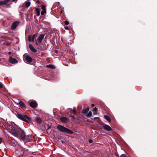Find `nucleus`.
<instances>
[{
    "instance_id": "6e6552de",
    "label": "nucleus",
    "mask_w": 157,
    "mask_h": 157,
    "mask_svg": "<svg viewBox=\"0 0 157 157\" xmlns=\"http://www.w3.org/2000/svg\"><path fill=\"white\" fill-rule=\"evenodd\" d=\"M10 0H4L0 2V5H8L7 4L10 2Z\"/></svg>"
},
{
    "instance_id": "c85d7f7f",
    "label": "nucleus",
    "mask_w": 157,
    "mask_h": 157,
    "mask_svg": "<svg viewBox=\"0 0 157 157\" xmlns=\"http://www.w3.org/2000/svg\"><path fill=\"white\" fill-rule=\"evenodd\" d=\"M94 113H93V114L94 115H96L97 114V112H96V111H93Z\"/></svg>"
},
{
    "instance_id": "39448f33",
    "label": "nucleus",
    "mask_w": 157,
    "mask_h": 157,
    "mask_svg": "<svg viewBox=\"0 0 157 157\" xmlns=\"http://www.w3.org/2000/svg\"><path fill=\"white\" fill-rule=\"evenodd\" d=\"M37 36V33H35L32 36L29 35L28 38L29 41H34V39Z\"/></svg>"
},
{
    "instance_id": "4c0bfd02",
    "label": "nucleus",
    "mask_w": 157,
    "mask_h": 157,
    "mask_svg": "<svg viewBox=\"0 0 157 157\" xmlns=\"http://www.w3.org/2000/svg\"><path fill=\"white\" fill-rule=\"evenodd\" d=\"M98 118V117H95L94 118Z\"/></svg>"
},
{
    "instance_id": "6ab92c4d",
    "label": "nucleus",
    "mask_w": 157,
    "mask_h": 157,
    "mask_svg": "<svg viewBox=\"0 0 157 157\" xmlns=\"http://www.w3.org/2000/svg\"><path fill=\"white\" fill-rule=\"evenodd\" d=\"M36 121L37 123L40 124L41 121V119L39 117H37L36 119Z\"/></svg>"
},
{
    "instance_id": "20e7f679",
    "label": "nucleus",
    "mask_w": 157,
    "mask_h": 157,
    "mask_svg": "<svg viewBox=\"0 0 157 157\" xmlns=\"http://www.w3.org/2000/svg\"><path fill=\"white\" fill-rule=\"evenodd\" d=\"M24 60L27 63H30L32 61V59L31 56L27 54H24L23 56Z\"/></svg>"
},
{
    "instance_id": "2eb2a0df",
    "label": "nucleus",
    "mask_w": 157,
    "mask_h": 157,
    "mask_svg": "<svg viewBox=\"0 0 157 157\" xmlns=\"http://www.w3.org/2000/svg\"><path fill=\"white\" fill-rule=\"evenodd\" d=\"M19 105L23 109H24L25 108V104L22 101H20L19 102Z\"/></svg>"
},
{
    "instance_id": "f8f14e48",
    "label": "nucleus",
    "mask_w": 157,
    "mask_h": 157,
    "mask_svg": "<svg viewBox=\"0 0 157 157\" xmlns=\"http://www.w3.org/2000/svg\"><path fill=\"white\" fill-rule=\"evenodd\" d=\"M103 128H104L108 131H110L112 130L111 128L108 125L105 124L103 126Z\"/></svg>"
},
{
    "instance_id": "5701e85b",
    "label": "nucleus",
    "mask_w": 157,
    "mask_h": 157,
    "mask_svg": "<svg viewBox=\"0 0 157 157\" xmlns=\"http://www.w3.org/2000/svg\"><path fill=\"white\" fill-rule=\"evenodd\" d=\"M73 113L74 114H76V108H73Z\"/></svg>"
},
{
    "instance_id": "412c9836",
    "label": "nucleus",
    "mask_w": 157,
    "mask_h": 157,
    "mask_svg": "<svg viewBox=\"0 0 157 157\" xmlns=\"http://www.w3.org/2000/svg\"><path fill=\"white\" fill-rule=\"evenodd\" d=\"M92 115V113L91 111H90L89 112L88 114H87V117H91Z\"/></svg>"
},
{
    "instance_id": "f3484780",
    "label": "nucleus",
    "mask_w": 157,
    "mask_h": 157,
    "mask_svg": "<svg viewBox=\"0 0 157 157\" xmlns=\"http://www.w3.org/2000/svg\"><path fill=\"white\" fill-rule=\"evenodd\" d=\"M46 67H47L52 69H54L55 68V67L54 65L52 64H49L48 65H47Z\"/></svg>"
},
{
    "instance_id": "7ed1b4c3",
    "label": "nucleus",
    "mask_w": 157,
    "mask_h": 157,
    "mask_svg": "<svg viewBox=\"0 0 157 157\" xmlns=\"http://www.w3.org/2000/svg\"><path fill=\"white\" fill-rule=\"evenodd\" d=\"M17 117L19 119L26 122H28V121L30 120V118L25 115L18 114L17 115Z\"/></svg>"
},
{
    "instance_id": "7c9ffc66",
    "label": "nucleus",
    "mask_w": 157,
    "mask_h": 157,
    "mask_svg": "<svg viewBox=\"0 0 157 157\" xmlns=\"http://www.w3.org/2000/svg\"><path fill=\"white\" fill-rule=\"evenodd\" d=\"M35 44L36 45H39V43L38 42V43L37 42H36V43Z\"/></svg>"
},
{
    "instance_id": "4468645a",
    "label": "nucleus",
    "mask_w": 157,
    "mask_h": 157,
    "mask_svg": "<svg viewBox=\"0 0 157 157\" xmlns=\"http://www.w3.org/2000/svg\"><path fill=\"white\" fill-rule=\"evenodd\" d=\"M60 121L66 123L68 121V119L65 117H63L60 118Z\"/></svg>"
},
{
    "instance_id": "e433bc0d",
    "label": "nucleus",
    "mask_w": 157,
    "mask_h": 157,
    "mask_svg": "<svg viewBox=\"0 0 157 157\" xmlns=\"http://www.w3.org/2000/svg\"><path fill=\"white\" fill-rule=\"evenodd\" d=\"M13 1H16V0H12Z\"/></svg>"
},
{
    "instance_id": "a878e982",
    "label": "nucleus",
    "mask_w": 157,
    "mask_h": 157,
    "mask_svg": "<svg viewBox=\"0 0 157 157\" xmlns=\"http://www.w3.org/2000/svg\"><path fill=\"white\" fill-rule=\"evenodd\" d=\"M121 157H127V156L125 155L122 154L121 155Z\"/></svg>"
},
{
    "instance_id": "f257e3e1",
    "label": "nucleus",
    "mask_w": 157,
    "mask_h": 157,
    "mask_svg": "<svg viewBox=\"0 0 157 157\" xmlns=\"http://www.w3.org/2000/svg\"><path fill=\"white\" fill-rule=\"evenodd\" d=\"M7 130L13 136L22 139H25L27 142H29L32 140L31 135H29L25 136L24 131L14 124L8 126Z\"/></svg>"
},
{
    "instance_id": "f03ea898",
    "label": "nucleus",
    "mask_w": 157,
    "mask_h": 157,
    "mask_svg": "<svg viewBox=\"0 0 157 157\" xmlns=\"http://www.w3.org/2000/svg\"><path fill=\"white\" fill-rule=\"evenodd\" d=\"M57 128L59 131L61 132H66L70 134L73 133L72 131L61 125H58L57 126Z\"/></svg>"
},
{
    "instance_id": "aec40b11",
    "label": "nucleus",
    "mask_w": 157,
    "mask_h": 157,
    "mask_svg": "<svg viewBox=\"0 0 157 157\" xmlns=\"http://www.w3.org/2000/svg\"><path fill=\"white\" fill-rule=\"evenodd\" d=\"M89 110V108H86L85 109L83 110L82 112L85 113H86Z\"/></svg>"
},
{
    "instance_id": "c756f323",
    "label": "nucleus",
    "mask_w": 157,
    "mask_h": 157,
    "mask_svg": "<svg viewBox=\"0 0 157 157\" xmlns=\"http://www.w3.org/2000/svg\"><path fill=\"white\" fill-rule=\"evenodd\" d=\"M89 142L90 143H92L93 142V141L91 140H89Z\"/></svg>"
},
{
    "instance_id": "b1692460",
    "label": "nucleus",
    "mask_w": 157,
    "mask_h": 157,
    "mask_svg": "<svg viewBox=\"0 0 157 157\" xmlns=\"http://www.w3.org/2000/svg\"><path fill=\"white\" fill-rule=\"evenodd\" d=\"M3 86L2 83L0 82V88H2L3 87Z\"/></svg>"
},
{
    "instance_id": "9d476101",
    "label": "nucleus",
    "mask_w": 157,
    "mask_h": 157,
    "mask_svg": "<svg viewBox=\"0 0 157 157\" xmlns=\"http://www.w3.org/2000/svg\"><path fill=\"white\" fill-rule=\"evenodd\" d=\"M41 8L42 10V11L41 12V15H43L46 13L45 6L43 5H42L41 6Z\"/></svg>"
},
{
    "instance_id": "cd10ccee",
    "label": "nucleus",
    "mask_w": 157,
    "mask_h": 157,
    "mask_svg": "<svg viewBox=\"0 0 157 157\" xmlns=\"http://www.w3.org/2000/svg\"><path fill=\"white\" fill-rule=\"evenodd\" d=\"M2 141V138L0 137V143H1Z\"/></svg>"
},
{
    "instance_id": "423d86ee",
    "label": "nucleus",
    "mask_w": 157,
    "mask_h": 157,
    "mask_svg": "<svg viewBox=\"0 0 157 157\" xmlns=\"http://www.w3.org/2000/svg\"><path fill=\"white\" fill-rule=\"evenodd\" d=\"M19 22L17 21L13 22L11 26V29L13 30L15 29L19 25Z\"/></svg>"
},
{
    "instance_id": "9b49d317",
    "label": "nucleus",
    "mask_w": 157,
    "mask_h": 157,
    "mask_svg": "<svg viewBox=\"0 0 157 157\" xmlns=\"http://www.w3.org/2000/svg\"><path fill=\"white\" fill-rule=\"evenodd\" d=\"M29 48L30 50L33 52L35 53L36 52V50L33 47L31 44L29 45Z\"/></svg>"
},
{
    "instance_id": "dca6fc26",
    "label": "nucleus",
    "mask_w": 157,
    "mask_h": 157,
    "mask_svg": "<svg viewBox=\"0 0 157 157\" xmlns=\"http://www.w3.org/2000/svg\"><path fill=\"white\" fill-rule=\"evenodd\" d=\"M35 11H36V16H39L40 15V9L38 8H36V9H35Z\"/></svg>"
},
{
    "instance_id": "c9c22d12",
    "label": "nucleus",
    "mask_w": 157,
    "mask_h": 157,
    "mask_svg": "<svg viewBox=\"0 0 157 157\" xmlns=\"http://www.w3.org/2000/svg\"><path fill=\"white\" fill-rule=\"evenodd\" d=\"M8 53L9 54H11V52H9Z\"/></svg>"
},
{
    "instance_id": "0eeeda50",
    "label": "nucleus",
    "mask_w": 157,
    "mask_h": 157,
    "mask_svg": "<svg viewBox=\"0 0 157 157\" xmlns=\"http://www.w3.org/2000/svg\"><path fill=\"white\" fill-rule=\"evenodd\" d=\"M9 61L12 63H16L18 62V61L14 58L10 57L9 58Z\"/></svg>"
},
{
    "instance_id": "4be33fe9",
    "label": "nucleus",
    "mask_w": 157,
    "mask_h": 157,
    "mask_svg": "<svg viewBox=\"0 0 157 157\" xmlns=\"http://www.w3.org/2000/svg\"><path fill=\"white\" fill-rule=\"evenodd\" d=\"M25 5L26 7H29L30 5V3L29 2H27L25 3Z\"/></svg>"
},
{
    "instance_id": "2f4dec72",
    "label": "nucleus",
    "mask_w": 157,
    "mask_h": 157,
    "mask_svg": "<svg viewBox=\"0 0 157 157\" xmlns=\"http://www.w3.org/2000/svg\"><path fill=\"white\" fill-rule=\"evenodd\" d=\"M71 117L73 119H74L75 118V117L73 116H71Z\"/></svg>"
},
{
    "instance_id": "bb28decb",
    "label": "nucleus",
    "mask_w": 157,
    "mask_h": 157,
    "mask_svg": "<svg viewBox=\"0 0 157 157\" xmlns=\"http://www.w3.org/2000/svg\"><path fill=\"white\" fill-rule=\"evenodd\" d=\"M69 24V22L67 21H66L65 22V24L66 25H68Z\"/></svg>"
},
{
    "instance_id": "393cba45",
    "label": "nucleus",
    "mask_w": 157,
    "mask_h": 157,
    "mask_svg": "<svg viewBox=\"0 0 157 157\" xmlns=\"http://www.w3.org/2000/svg\"><path fill=\"white\" fill-rule=\"evenodd\" d=\"M97 109L96 107H95V108L93 110V111H96V112H97Z\"/></svg>"
},
{
    "instance_id": "473e14b6",
    "label": "nucleus",
    "mask_w": 157,
    "mask_h": 157,
    "mask_svg": "<svg viewBox=\"0 0 157 157\" xmlns=\"http://www.w3.org/2000/svg\"><path fill=\"white\" fill-rule=\"evenodd\" d=\"M65 29H66V30H68V28L67 27H65Z\"/></svg>"
},
{
    "instance_id": "f704fd0d",
    "label": "nucleus",
    "mask_w": 157,
    "mask_h": 157,
    "mask_svg": "<svg viewBox=\"0 0 157 157\" xmlns=\"http://www.w3.org/2000/svg\"><path fill=\"white\" fill-rule=\"evenodd\" d=\"M91 106L92 107H93L94 106V105L93 104H91Z\"/></svg>"
},
{
    "instance_id": "ddd939ff",
    "label": "nucleus",
    "mask_w": 157,
    "mask_h": 157,
    "mask_svg": "<svg viewBox=\"0 0 157 157\" xmlns=\"http://www.w3.org/2000/svg\"><path fill=\"white\" fill-rule=\"evenodd\" d=\"M29 104L30 106L33 108H35L37 106L36 103L34 101H32L30 102Z\"/></svg>"
},
{
    "instance_id": "1a4fd4ad",
    "label": "nucleus",
    "mask_w": 157,
    "mask_h": 157,
    "mask_svg": "<svg viewBox=\"0 0 157 157\" xmlns=\"http://www.w3.org/2000/svg\"><path fill=\"white\" fill-rule=\"evenodd\" d=\"M44 37V34H41L39 36L37 39V40L39 43L41 42L42 40L43 39Z\"/></svg>"
},
{
    "instance_id": "72a5a7b5",
    "label": "nucleus",
    "mask_w": 157,
    "mask_h": 157,
    "mask_svg": "<svg viewBox=\"0 0 157 157\" xmlns=\"http://www.w3.org/2000/svg\"><path fill=\"white\" fill-rule=\"evenodd\" d=\"M40 3V2L39 1H37L36 2V3H37V4H38Z\"/></svg>"
},
{
    "instance_id": "a211bd4d",
    "label": "nucleus",
    "mask_w": 157,
    "mask_h": 157,
    "mask_svg": "<svg viewBox=\"0 0 157 157\" xmlns=\"http://www.w3.org/2000/svg\"><path fill=\"white\" fill-rule=\"evenodd\" d=\"M104 118L106 120H107L108 121H110L111 119L110 118V117H108V116L106 115H105L104 116Z\"/></svg>"
}]
</instances>
